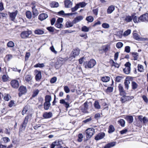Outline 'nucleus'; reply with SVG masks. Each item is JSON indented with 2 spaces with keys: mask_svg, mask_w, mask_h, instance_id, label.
<instances>
[{
  "mask_svg": "<svg viewBox=\"0 0 148 148\" xmlns=\"http://www.w3.org/2000/svg\"><path fill=\"white\" fill-rule=\"evenodd\" d=\"M3 140L4 143H6L9 142L10 140V139L8 137H4L3 138Z\"/></svg>",
  "mask_w": 148,
  "mask_h": 148,
  "instance_id": "nucleus-58",
  "label": "nucleus"
},
{
  "mask_svg": "<svg viewBox=\"0 0 148 148\" xmlns=\"http://www.w3.org/2000/svg\"><path fill=\"white\" fill-rule=\"evenodd\" d=\"M52 116V113L51 112L44 113L43 115V117L45 119L50 118Z\"/></svg>",
  "mask_w": 148,
  "mask_h": 148,
  "instance_id": "nucleus-19",
  "label": "nucleus"
},
{
  "mask_svg": "<svg viewBox=\"0 0 148 148\" xmlns=\"http://www.w3.org/2000/svg\"><path fill=\"white\" fill-rule=\"evenodd\" d=\"M115 8L114 6L111 5L109 6L107 10L108 14H110L114 10Z\"/></svg>",
  "mask_w": 148,
  "mask_h": 148,
  "instance_id": "nucleus-24",
  "label": "nucleus"
},
{
  "mask_svg": "<svg viewBox=\"0 0 148 148\" xmlns=\"http://www.w3.org/2000/svg\"><path fill=\"white\" fill-rule=\"evenodd\" d=\"M10 96L8 94H5L3 97V99L6 101H8L10 100Z\"/></svg>",
  "mask_w": 148,
  "mask_h": 148,
  "instance_id": "nucleus-48",
  "label": "nucleus"
},
{
  "mask_svg": "<svg viewBox=\"0 0 148 148\" xmlns=\"http://www.w3.org/2000/svg\"><path fill=\"white\" fill-rule=\"evenodd\" d=\"M96 62L95 60L92 59L88 62L85 63L84 65L86 68H91L93 67L96 64Z\"/></svg>",
  "mask_w": 148,
  "mask_h": 148,
  "instance_id": "nucleus-1",
  "label": "nucleus"
},
{
  "mask_svg": "<svg viewBox=\"0 0 148 148\" xmlns=\"http://www.w3.org/2000/svg\"><path fill=\"white\" fill-rule=\"evenodd\" d=\"M135 23H138L140 21L139 18L137 17L136 16H133V19Z\"/></svg>",
  "mask_w": 148,
  "mask_h": 148,
  "instance_id": "nucleus-51",
  "label": "nucleus"
},
{
  "mask_svg": "<svg viewBox=\"0 0 148 148\" xmlns=\"http://www.w3.org/2000/svg\"><path fill=\"white\" fill-rule=\"evenodd\" d=\"M124 83L125 88L127 90H128L129 87V84L130 83V81L128 80L125 79V80Z\"/></svg>",
  "mask_w": 148,
  "mask_h": 148,
  "instance_id": "nucleus-36",
  "label": "nucleus"
},
{
  "mask_svg": "<svg viewBox=\"0 0 148 148\" xmlns=\"http://www.w3.org/2000/svg\"><path fill=\"white\" fill-rule=\"evenodd\" d=\"M10 84L12 87L14 88H17L19 86L18 81L15 79L11 81Z\"/></svg>",
  "mask_w": 148,
  "mask_h": 148,
  "instance_id": "nucleus-9",
  "label": "nucleus"
},
{
  "mask_svg": "<svg viewBox=\"0 0 148 148\" xmlns=\"http://www.w3.org/2000/svg\"><path fill=\"white\" fill-rule=\"evenodd\" d=\"M51 97L49 95H47L45 97V102L50 103L51 100Z\"/></svg>",
  "mask_w": 148,
  "mask_h": 148,
  "instance_id": "nucleus-35",
  "label": "nucleus"
},
{
  "mask_svg": "<svg viewBox=\"0 0 148 148\" xmlns=\"http://www.w3.org/2000/svg\"><path fill=\"white\" fill-rule=\"evenodd\" d=\"M118 89L120 92V95L121 96L124 95L126 93L124 90L123 86L121 84L118 86Z\"/></svg>",
  "mask_w": 148,
  "mask_h": 148,
  "instance_id": "nucleus-14",
  "label": "nucleus"
},
{
  "mask_svg": "<svg viewBox=\"0 0 148 148\" xmlns=\"http://www.w3.org/2000/svg\"><path fill=\"white\" fill-rule=\"evenodd\" d=\"M89 103H88L86 101L84 104L83 107L82 106L80 107L81 110L82 112L85 113L88 112L87 110L88 108L89 104Z\"/></svg>",
  "mask_w": 148,
  "mask_h": 148,
  "instance_id": "nucleus-6",
  "label": "nucleus"
},
{
  "mask_svg": "<svg viewBox=\"0 0 148 148\" xmlns=\"http://www.w3.org/2000/svg\"><path fill=\"white\" fill-rule=\"evenodd\" d=\"M9 77L7 75L5 74L3 75L1 77L2 81L3 82H5L9 80Z\"/></svg>",
  "mask_w": 148,
  "mask_h": 148,
  "instance_id": "nucleus-31",
  "label": "nucleus"
},
{
  "mask_svg": "<svg viewBox=\"0 0 148 148\" xmlns=\"http://www.w3.org/2000/svg\"><path fill=\"white\" fill-rule=\"evenodd\" d=\"M143 121L144 125H145L148 121V119L145 116H144L143 118Z\"/></svg>",
  "mask_w": 148,
  "mask_h": 148,
  "instance_id": "nucleus-62",
  "label": "nucleus"
},
{
  "mask_svg": "<svg viewBox=\"0 0 148 148\" xmlns=\"http://www.w3.org/2000/svg\"><path fill=\"white\" fill-rule=\"evenodd\" d=\"M101 80L103 82H107L109 81L110 77L108 76L103 77L101 78Z\"/></svg>",
  "mask_w": 148,
  "mask_h": 148,
  "instance_id": "nucleus-41",
  "label": "nucleus"
},
{
  "mask_svg": "<svg viewBox=\"0 0 148 148\" xmlns=\"http://www.w3.org/2000/svg\"><path fill=\"white\" fill-rule=\"evenodd\" d=\"M29 118L28 116H27L25 117L24 120L21 125L22 128L23 130L25 129L26 126V125L27 123Z\"/></svg>",
  "mask_w": 148,
  "mask_h": 148,
  "instance_id": "nucleus-17",
  "label": "nucleus"
},
{
  "mask_svg": "<svg viewBox=\"0 0 148 148\" xmlns=\"http://www.w3.org/2000/svg\"><path fill=\"white\" fill-rule=\"evenodd\" d=\"M58 13L59 15H64L65 16L72 15L74 14L70 13L65 14V13L64 11L63 10L60 11L58 12Z\"/></svg>",
  "mask_w": 148,
  "mask_h": 148,
  "instance_id": "nucleus-34",
  "label": "nucleus"
},
{
  "mask_svg": "<svg viewBox=\"0 0 148 148\" xmlns=\"http://www.w3.org/2000/svg\"><path fill=\"white\" fill-rule=\"evenodd\" d=\"M34 33L38 35H42L44 33V31L42 29H38L34 31Z\"/></svg>",
  "mask_w": 148,
  "mask_h": 148,
  "instance_id": "nucleus-29",
  "label": "nucleus"
},
{
  "mask_svg": "<svg viewBox=\"0 0 148 148\" xmlns=\"http://www.w3.org/2000/svg\"><path fill=\"white\" fill-rule=\"evenodd\" d=\"M134 58V60H137L138 59V53L136 52H131L130 53Z\"/></svg>",
  "mask_w": 148,
  "mask_h": 148,
  "instance_id": "nucleus-27",
  "label": "nucleus"
},
{
  "mask_svg": "<svg viewBox=\"0 0 148 148\" xmlns=\"http://www.w3.org/2000/svg\"><path fill=\"white\" fill-rule=\"evenodd\" d=\"M50 5L51 7H57L59 6V4L57 2H53L50 3Z\"/></svg>",
  "mask_w": 148,
  "mask_h": 148,
  "instance_id": "nucleus-42",
  "label": "nucleus"
},
{
  "mask_svg": "<svg viewBox=\"0 0 148 148\" xmlns=\"http://www.w3.org/2000/svg\"><path fill=\"white\" fill-rule=\"evenodd\" d=\"M35 72L36 74L35 77L36 80V81H39L42 78L41 72L38 70H35Z\"/></svg>",
  "mask_w": 148,
  "mask_h": 148,
  "instance_id": "nucleus-12",
  "label": "nucleus"
},
{
  "mask_svg": "<svg viewBox=\"0 0 148 148\" xmlns=\"http://www.w3.org/2000/svg\"><path fill=\"white\" fill-rule=\"evenodd\" d=\"M65 7L67 8H71L72 5V2L70 0H65L64 2Z\"/></svg>",
  "mask_w": 148,
  "mask_h": 148,
  "instance_id": "nucleus-20",
  "label": "nucleus"
},
{
  "mask_svg": "<svg viewBox=\"0 0 148 148\" xmlns=\"http://www.w3.org/2000/svg\"><path fill=\"white\" fill-rule=\"evenodd\" d=\"M133 18V16H126L124 17V21L127 22H130L132 20Z\"/></svg>",
  "mask_w": 148,
  "mask_h": 148,
  "instance_id": "nucleus-22",
  "label": "nucleus"
},
{
  "mask_svg": "<svg viewBox=\"0 0 148 148\" xmlns=\"http://www.w3.org/2000/svg\"><path fill=\"white\" fill-rule=\"evenodd\" d=\"M139 19L142 22L148 21V14L146 13L141 15L139 17Z\"/></svg>",
  "mask_w": 148,
  "mask_h": 148,
  "instance_id": "nucleus-10",
  "label": "nucleus"
},
{
  "mask_svg": "<svg viewBox=\"0 0 148 148\" xmlns=\"http://www.w3.org/2000/svg\"><path fill=\"white\" fill-rule=\"evenodd\" d=\"M125 119L129 123H131L133 121V118L132 116H126Z\"/></svg>",
  "mask_w": 148,
  "mask_h": 148,
  "instance_id": "nucleus-21",
  "label": "nucleus"
},
{
  "mask_svg": "<svg viewBox=\"0 0 148 148\" xmlns=\"http://www.w3.org/2000/svg\"><path fill=\"white\" fill-rule=\"evenodd\" d=\"M138 71L140 72H142L143 71V66L141 65L138 64Z\"/></svg>",
  "mask_w": 148,
  "mask_h": 148,
  "instance_id": "nucleus-50",
  "label": "nucleus"
},
{
  "mask_svg": "<svg viewBox=\"0 0 148 148\" xmlns=\"http://www.w3.org/2000/svg\"><path fill=\"white\" fill-rule=\"evenodd\" d=\"M48 17V16L47 14L45 13H42L40 14L38 16L39 19L41 21H43Z\"/></svg>",
  "mask_w": 148,
  "mask_h": 148,
  "instance_id": "nucleus-18",
  "label": "nucleus"
},
{
  "mask_svg": "<svg viewBox=\"0 0 148 148\" xmlns=\"http://www.w3.org/2000/svg\"><path fill=\"white\" fill-rule=\"evenodd\" d=\"M86 4L87 3L84 2H80L76 4L78 8L80 7L84 8L86 5Z\"/></svg>",
  "mask_w": 148,
  "mask_h": 148,
  "instance_id": "nucleus-30",
  "label": "nucleus"
},
{
  "mask_svg": "<svg viewBox=\"0 0 148 148\" xmlns=\"http://www.w3.org/2000/svg\"><path fill=\"white\" fill-rule=\"evenodd\" d=\"M19 90V92L18 93V95L19 97H21L23 94H25L27 92L26 88L23 86H21L20 87Z\"/></svg>",
  "mask_w": 148,
  "mask_h": 148,
  "instance_id": "nucleus-8",
  "label": "nucleus"
},
{
  "mask_svg": "<svg viewBox=\"0 0 148 148\" xmlns=\"http://www.w3.org/2000/svg\"><path fill=\"white\" fill-rule=\"evenodd\" d=\"M32 34V32L31 30L25 31L22 32L20 36L23 39H26L29 38V36Z\"/></svg>",
  "mask_w": 148,
  "mask_h": 148,
  "instance_id": "nucleus-2",
  "label": "nucleus"
},
{
  "mask_svg": "<svg viewBox=\"0 0 148 148\" xmlns=\"http://www.w3.org/2000/svg\"><path fill=\"white\" fill-rule=\"evenodd\" d=\"M64 90L65 92L66 93H68L70 92V89L67 86H65L64 87Z\"/></svg>",
  "mask_w": 148,
  "mask_h": 148,
  "instance_id": "nucleus-59",
  "label": "nucleus"
},
{
  "mask_svg": "<svg viewBox=\"0 0 148 148\" xmlns=\"http://www.w3.org/2000/svg\"><path fill=\"white\" fill-rule=\"evenodd\" d=\"M94 106L96 109H99L101 108V106L99 105V102L97 101H95L94 104Z\"/></svg>",
  "mask_w": 148,
  "mask_h": 148,
  "instance_id": "nucleus-33",
  "label": "nucleus"
},
{
  "mask_svg": "<svg viewBox=\"0 0 148 148\" xmlns=\"http://www.w3.org/2000/svg\"><path fill=\"white\" fill-rule=\"evenodd\" d=\"M133 37L135 40H140V37L139 35L136 33H133Z\"/></svg>",
  "mask_w": 148,
  "mask_h": 148,
  "instance_id": "nucleus-43",
  "label": "nucleus"
},
{
  "mask_svg": "<svg viewBox=\"0 0 148 148\" xmlns=\"http://www.w3.org/2000/svg\"><path fill=\"white\" fill-rule=\"evenodd\" d=\"M83 135L82 134H79L78 135V139L77 141L78 142H81L82 140V138H83Z\"/></svg>",
  "mask_w": 148,
  "mask_h": 148,
  "instance_id": "nucleus-44",
  "label": "nucleus"
},
{
  "mask_svg": "<svg viewBox=\"0 0 148 148\" xmlns=\"http://www.w3.org/2000/svg\"><path fill=\"white\" fill-rule=\"evenodd\" d=\"M39 90L38 89H35L33 91V93L32 95L33 97H34L36 96L39 92Z\"/></svg>",
  "mask_w": 148,
  "mask_h": 148,
  "instance_id": "nucleus-40",
  "label": "nucleus"
},
{
  "mask_svg": "<svg viewBox=\"0 0 148 148\" xmlns=\"http://www.w3.org/2000/svg\"><path fill=\"white\" fill-rule=\"evenodd\" d=\"M132 89L134 90L137 88L138 85L135 82H132Z\"/></svg>",
  "mask_w": 148,
  "mask_h": 148,
  "instance_id": "nucleus-46",
  "label": "nucleus"
},
{
  "mask_svg": "<svg viewBox=\"0 0 148 148\" xmlns=\"http://www.w3.org/2000/svg\"><path fill=\"white\" fill-rule=\"evenodd\" d=\"M50 49L55 54H56L57 53V51L55 50L53 46H52L51 47H50Z\"/></svg>",
  "mask_w": 148,
  "mask_h": 148,
  "instance_id": "nucleus-64",
  "label": "nucleus"
},
{
  "mask_svg": "<svg viewBox=\"0 0 148 148\" xmlns=\"http://www.w3.org/2000/svg\"><path fill=\"white\" fill-rule=\"evenodd\" d=\"M123 78L122 76H117L115 79V81L116 82H120L121 80Z\"/></svg>",
  "mask_w": 148,
  "mask_h": 148,
  "instance_id": "nucleus-55",
  "label": "nucleus"
},
{
  "mask_svg": "<svg viewBox=\"0 0 148 148\" xmlns=\"http://www.w3.org/2000/svg\"><path fill=\"white\" fill-rule=\"evenodd\" d=\"M7 45L8 47H12L14 46V43L12 41H10L8 43Z\"/></svg>",
  "mask_w": 148,
  "mask_h": 148,
  "instance_id": "nucleus-52",
  "label": "nucleus"
},
{
  "mask_svg": "<svg viewBox=\"0 0 148 148\" xmlns=\"http://www.w3.org/2000/svg\"><path fill=\"white\" fill-rule=\"evenodd\" d=\"M102 26L103 27L105 28H108L109 27L110 25L109 24L107 23H103L102 24Z\"/></svg>",
  "mask_w": 148,
  "mask_h": 148,
  "instance_id": "nucleus-63",
  "label": "nucleus"
},
{
  "mask_svg": "<svg viewBox=\"0 0 148 148\" xmlns=\"http://www.w3.org/2000/svg\"><path fill=\"white\" fill-rule=\"evenodd\" d=\"M55 25L56 27L58 28H60L62 27V23L58 22H56Z\"/></svg>",
  "mask_w": 148,
  "mask_h": 148,
  "instance_id": "nucleus-57",
  "label": "nucleus"
},
{
  "mask_svg": "<svg viewBox=\"0 0 148 148\" xmlns=\"http://www.w3.org/2000/svg\"><path fill=\"white\" fill-rule=\"evenodd\" d=\"M105 136V134L103 132H101L99 133L95 137V139L99 140L103 138Z\"/></svg>",
  "mask_w": 148,
  "mask_h": 148,
  "instance_id": "nucleus-16",
  "label": "nucleus"
},
{
  "mask_svg": "<svg viewBox=\"0 0 148 148\" xmlns=\"http://www.w3.org/2000/svg\"><path fill=\"white\" fill-rule=\"evenodd\" d=\"M60 142L57 140L53 142L50 145L51 148H62L60 143Z\"/></svg>",
  "mask_w": 148,
  "mask_h": 148,
  "instance_id": "nucleus-5",
  "label": "nucleus"
},
{
  "mask_svg": "<svg viewBox=\"0 0 148 148\" xmlns=\"http://www.w3.org/2000/svg\"><path fill=\"white\" fill-rule=\"evenodd\" d=\"M80 50L78 48H76L73 50L71 54V57L75 58L79 54Z\"/></svg>",
  "mask_w": 148,
  "mask_h": 148,
  "instance_id": "nucleus-11",
  "label": "nucleus"
},
{
  "mask_svg": "<svg viewBox=\"0 0 148 148\" xmlns=\"http://www.w3.org/2000/svg\"><path fill=\"white\" fill-rule=\"evenodd\" d=\"M32 78V77L31 75H27L25 77V80L28 82H30Z\"/></svg>",
  "mask_w": 148,
  "mask_h": 148,
  "instance_id": "nucleus-37",
  "label": "nucleus"
},
{
  "mask_svg": "<svg viewBox=\"0 0 148 148\" xmlns=\"http://www.w3.org/2000/svg\"><path fill=\"white\" fill-rule=\"evenodd\" d=\"M86 136L88 139L90 138L94 133V129L92 128H89L86 131Z\"/></svg>",
  "mask_w": 148,
  "mask_h": 148,
  "instance_id": "nucleus-3",
  "label": "nucleus"
},
{
  "mask_svg": "<svg viewBox=\"0 0 148 148\" xmlns=\"http://www.w3.org/2000/svg\"><path fill=\"white\" fill-rule=\"evenodd\" d=\"M18 12V11L16 10L14 12L9 13L10 18L12 21H14Z\"/></svg>",
  "mask_w": 148,
  "mask_h": 148,
  "instance_id": "nucleus-13",
  "label": "nucleus"
},
{
  "mask_svg": "<svg viewBox=\"0 0 148 148\" xmlns=\"http://www.w3.org/2000/svg\"><path fill=\"white\" fill-rule=\"evenodd\" d=\"M123 96L121 98V101L122 103H125L127 101H129L133 99L134 97L133 96H127L124 95H123Z\"/></svg>",
  "mask_w": 148,
  "mask_h": 148,
  "instance_id": "nucleus-7",
  "label": "nucleus"
},
{
  "mask_svg": "<svg viewBox=\"0 0 148 148\" xmlns=\"http://www.w3.org/2000/svg\"><path fill=\"white\" fill-rule=\"evenodd\" d=\"M131 68L125 67L123 69L124 73L126 74H129L130 72Z\"/></svg>",
  "mask_w": 148,
  "mask_h": 148,
  "instance_id": "nucleus-38",
  "label": "nucleus"
},
{
  "mask_svg": "<svg viewBox=\"0 0 148 148\" xmlns=\"http://www.w3.org/2000/svg\"><path fill=\"white\" fill-rule=\"evenodd\" d=\"M83 19V17L82 16H79L76 17L73 20V22L74 24H75L79 22L80 21L82 20Z\"/></svg>",
  "mask_w": 148,
  "mask_h": 148,
  "instance_id": "nucleus-23",
  "label": "nucleus"
},
{
  "mask_svg": "<svg viewBox=\"0 0 148 148\" xmlns=\"http://www.w3.org/2000/svg\"><path fill=\"white\" fill-rule=\"evenodd\" d=\"M123 45V44L121 42H118L116 44V46L117 48L119 49L121 48Z\"/></svg>",
  "mask_w": 148,
  "mask_h": 148,
  "instance_id": "nucleus-56",
  "label": "nucleus"
},
{
  "mask_svg": "<svg viewBox=\"0 0 148 148\" xmlns=\"http://www.w3.org/2000/svg\"><path fill=\"white\" fill-rule=\"evenodd\" d=\"M115 145L116 143L115 142H110L106 145L105 146L104 148H110L114 146Z\"/></svg>",
  "mask_w": 148,
  "mask_h": 148,
  "instance_id": "nucleus-26",
  "label": "nucleus"
},
{
  "mask_svg": "<svg viewBox=\"0 0 148 148\" xmlns=\"http://www.w3.org/2000/svg\"><path fill=\"white\" fill-rule=\"evenodd\" d=\"M63 58H59L57 59V61L55 64V67L56 69H58L64 63Z\"/></svg>",
  "mask_w": 148,
  "mask_h": 148,
  "instance_id": "nucleus-4",
  "label": "nucleus"
},
{
  "mask_svg": "<svg viewBox=\"0 0 148 148\" xmlns=\"http://www.w3.org/2000/svg\"><path fill=\"white\" fill-rule=\"evenodd\" d=\"M89 28L87 27L86 26H84L82 28V31L84 32H88L89 31Z\"/></svg>",
  "mask_w": 148,
  "mask_h": 148,
  "instance_id": "nucleus-49",
  "label": "nucleus"
},
{
  "mask_svg": "<svg viewBox=\"0 0 148 148\" xmlns=\"http://www.w3.org/2000/svg\"><path fill=\"white\" fill-rule=\"evenodd\" d=\"M33 6L32 8V9L33 14L34 16L33 17L34 18L36 16H37L38 14V12L37 10L35 8L36 6L33 3Z\"/></svg>",
  "mask_w": 148,
  "mask_h": 148,
  "instance_id": "nucleus-15",
  "label": "nucleus"
},
{
  "mask_svg": "<svg viewBox=\"0 0 148 148\" xmlns=\"http://www.w3.org/2000/svg\"><path fill=\"white\" fill-rule=\"evenodd\" d=\"M45 66L44 64L43 63H38L36 64L34 66L35 67H40V68H42L43 67Z\"/></svg>",
  "mask_w": 148,
  "mask_h": 148,
  "instance_id": "nucleus-53",
  "label": "nucleus"
},
{
  "mask_svg": "<svg viewBox=\"0 0 148 148\" xmlns=\"http://www.w3.org/2000/svg\"><path fill=\"white\" fill-rule=\"evenodd\" d=\"M142 97L143 100L146 103H148V99L147 97L145 95H143L142 96Z\"/></svg>",
  "mask_w": 148,
  "mask_h": 148,
  "instance_id": "nucleus-61",
  "label": "nucleus"
},
{
  "mask_svg": "<svg viewBox=\"0 0 148 148\" xmlns=\"http://www.w3.org/2000/svg\"><path fill=\"white\" fill-rule=\"evenodd\" d=\"M131 30L130 29H128L124 33L123 35L125 36H127L130 34L131 33Z\"/></svg>",
  "mask_w": 148,
  "mask_h": 148,
  "instance_id": "nucleus-60",
  "label": "nucleus"
},
{
  "mask_svg": "<svg viewBox=\"0 0 148 148\" xmlns=\"http://www.w3.org/2000/svg\"><path fill=\"white\" fill-rule=\"evenodd\" d=\"M118 122L122 127H123L125 126V122L123 119H121Z\"/></svg>",
  "mask_w": 148,
  "mask_h": 148,
  "instance_id": "nucleus-47",
  "label": "nucleus"
},
{
  "mask_svg": "<svg viewBox=\"0 0 148 148\" xmlns=\"http://www.w3.org/2000/svg\"><path fill=\"white\" fill-rule=\"evenodd\" d=\"M60 103L63 104L66 108L69 107V104L67 102H66L64 99H62L60 100Z\"/></svg>",
  "mask_w": 148,
  "mask_h": 148,
  "instance_id": "nucleus-25",
  "label": "nucleus"
},
{
  "mask_svg": "<svg viewBox=\"0 0 148 148\" xmlns=\"http://www.w3.org/2000/svg\"><path fill=\"white\" fill-rule=\"evenodd\" d=\"M26 16L28 18L31 19L32 16L31 12L30 11H27L26 12Z\"/></svg>",
  "mask_w": 148,
  "mask_h": 148,
  "instance_id": "nucleus-39",
  "label": "nucleus"
},
{
  "mask_svg": "<svg viewBox=\"0 0 148 148\" xmlns=\"http://www.w3.org/2000/svg\"><path fill=\"white\" fill-rule=\"evenodd\" d=\"M86 20L88 22H92L94 20L93 17L92 16H89L86 18Z\"/></svg>",
  "mask_w": 148,
  "mask_h": 148,
  "instance_id": "nucleus-45",
  "label": "nucleus"
},
{
  "mask_svg": "<svg viewBox=\"0 0 148 148\" xmlns=\"http://www.w3.org/2000/svg\"><path fill=\"white\" fill-rule=\"evenodd\" d=\"M115 130L114 127L113 125H111L109 127L108 132L109 133H112Z\"/></svg>",
  "mask_w": 148,
  "mask_h": 148,
  "instance_id": "nucleus-32",
  "label": "nucleus"
},
{
  "mask_svg": "<svg viewBox=\"0 0 148 148\" xmlns=\"http://www.w3.org/2000/svg\"><path fill=\"white\" fill-rule=\"evenodd\" d=\"M50 103L45 102L44 103V108L46 110H48L51 106Z\"/></svg>",
  "mask_w": 148,
  "mask_h": 148,
  "instance_id": "nucleus-28",
  "label": "nucleus"
},
{
  "mask_svg": "<svg viewBox=\"0 0 148 148\" xmlns=\"http://www.w3.org/2000/svg\"><path fill=\"white\" fill-rule=\"evenodd\" d=\"M73 22L70 21H68L66 23V26L67 27H72L74 24Z\"/></svg>",
  "mask_w": 148,
  "mask_h": 148,
  "instance_id": "nucleus-54",
  "label": "nucleus"
}]
</instances>
